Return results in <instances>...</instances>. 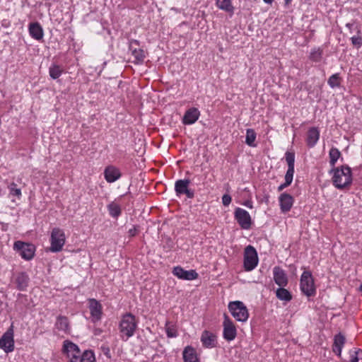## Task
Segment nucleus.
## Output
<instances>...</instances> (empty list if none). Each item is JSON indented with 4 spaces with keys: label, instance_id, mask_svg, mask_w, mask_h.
<instances>
[{
    "label": "nucleus",
    "instance_id": "35",
    "mask_svg": "<svg viewBox=\"0 0 362 362\" xmlns=\"http://www.w3.org/2000/svg\"><path fill=\"white\" fill-rule=\"evenodd\" d=\"M356 29L357 32V35L351 37V41L353 46L358 49L362 46V37L361 35V31L359 26H356Z\"/></svg>",
    "mask_w": 362,
    "mask_h": 362
},
{
    "label": "nucleus",
    "instance_id": "13",
    "mask_svg": "<svg viewBox=\"0 0 362 362\" xmlns=\"http://www.w3.org/2000/svg\"><path fill=\"white\" fill-rule=\"evenodd\" d=\"M223 337L228 341L234 340L237 336V329L233 321L226 315H224L223 322Z\"/></svg>",
    "mask_w": 362,
    "mask_h": 362
},
{
    "label": "nucleus",
    "instance_id": "5",
    "mask_svg": "<svg viewBox=\"0 0 362 362\" xmlns=\"http://www.w3.org/2000/svg\"><path fill=\"white\" fill-rule=\"evenodd\" d=\"M65 242L66 236L64 230L57 227L54 228L50 235L49 251L52 252H59L62 251Z\"/></svg>",
    "mask_w": 362,
    "mask_h": 362
},
{
    "label": "nucleus",
    "instance_id": "18",
    "mask_svg": "<svg viewBox=\"0 0 362 362\" xmlns=\"http://www.w3.org/2000/svg\"><path fill=\"white\" fill-rule=\"evenodd\" d=\"M279 202L281 212L286 213L292 208L294 199L289 194L282 193L279 197Z\"/></svg>",
    "mask_w": 362,
    "mask_h": 362
},
{
    "label": "nucleus",
    "instance_id": "27",
    "mask_svg": "<svg viewBox=\"0 0 362 362\" xmlns=\"http://www.w3.org/2000/svg\"><path fill=\"white\" fill-rule=\"evenodd\" d=\"M107 209L109 214L113 218L117 219V218L122 214V209L119 204L115 202H112L107 205Z\"/></svg>",
    "mask_w": 362,
    "mask_h": 362
},
{
    "label": "nucleus",
    "instance_id": "26",
    "mask_svg": "<svg viewBox=\"0 0 362 362\" xmlns=\"http://www.w3.org/2000/svg\"><path fill=\"white\" fill-rule=\"evenodd\" d=\"M54 326L59 331L68 332L69 331L68 317L64 315L57 316Z\"/></svg>",
    "mask_w": 362,
    "mask_h": 362
},
{
    "label": "nucleus",
    "instance_id": "50",
    "mask_svg": "<svg viewBox=\"0 0 362 362\" xmlns=\"http://www.w3.org/2000/svg\"><path fill=\"white\" fill-rule=\"evenodd\" d=\"M245 205L246 206H247V207H250V208L252 207V205H251V204H249V202L245 203Z\"/></svg>",
    "mask_w": 362,
    "mask_h": 362
},
{
    "label": "nucleus",
    "instance_id": "16",
    "mask_svg": "<svg viewBox=\"0 0 362 362\" xmlns=\"http://www.w3.org/2000/svg\"><path fill=\"white\" fill-rule=\"evenodd\" d=\"M30 278L25 272L17 273L13 278V283L15 284L16 289L18 291H25L28 286Z\"/></svg>",
    "mask_w": 362,
    "mask_h": 362
},
{
    "label": "nucleus",
    "instance_id": "4",
    "mask_svg": "<svg viewBox=\"0 0 362 362\" xmlns=\"http://www.w3.org/2000/svg\"><path fill=\"white\" fill-rule=\"evenodd\" d=\"M228 310L232 316L239 322H246L249 317V313L245 305L239 300L230 302Z\"/></svg>",
    "mask_w": 362,
    "mask_h": 362
},
{
    "label": "nucleus",
    "instance_id": "51",
    "mask_svg": "<svg viewBox=\"0 0 362 362\" xmlns=\"http://www.w3.org/2000/svg\"><path fill=\"white\" fill-rule=\"evenodd\" d=\"M359 290H360L361 291H362V284L360 286V287H359Z\"/></svg>",
    "mask_w": 362,
    "mask_h": 362
},
{
    "label": "nucleus",
    "instance_id": "22",
    "mask_svg": "<svg viewBox=\"0 0 362 362\" xmlns=\"http://www.w3.org/2000/svg\"><path fill=\"white\" fill-rule=\"evenodd\" d=\"M320 130L317 127H310L306 136V144L308 148H313L317 143L320 139Z\"/></svg>",
    "mask_w": 362,
    "mask_h": 362
},
{
    "label": "nucleus",
    "instance_id": "46",
    "mask_svg": "<svg viewBox=\"0 0 362 362\" xmlns=\"http://www.w3.org/2000/svg\"><path fill=\"white\" fill-rule=\"evenodd\" d=\"M168 247L169 250H170L173 247V243L170 238L168 240Z\"/></svg>",
    "mask_w": 362,
    "mask_h": 362
},
{
    "label": "nucleus",
    "instance_id": "31",
    "mask_svg": "<svg viewBox=\"0 0 362 362\" xmlns=\"http://www.w3.org/2000/svg\"><path fill=\"white\" fill-rule=\"evenodd\" d=\"M63 73V69L56 64H52L49 68V76L52 79H57Z\"/></svg>",
    "mask_w": 362,
    "mask_h": 362
},
{
    "label": "nucleus",
    "instance_id": "48",
    "mask_svg": "<svg viewBox=\"0 0 362 362\" xmlns=\"http://www.w3.org/2000/svg\"><path fill=\"white\" fill-rule=\"evenodd\" d=\"M266 4H272L273 0H263Z\"/></svg>",
    "mask_w": 362,
    "mask_h": 362
},
{
    "label": "nucleus",
    "instance_id": "23",
    "mask_svg": "<svg viewBox=\"0 0 362 362\" xmlns=\"http://www.w3.org/2000/svg\"><path fill=\"white\" fill-rule=\"evenodd\" d=\"M30 35L36 40L43 38L44 31L42 25L38 22L30 23L28 25Z\"/></svg>",
    "mask_w": 362,
    "mask_h": 362
},
{
    "label": "nucleus",
    "instance_id": "39",
    "mask_svg": "<svg viewBox=\"0 0 362 362\" xmlns=\"http://www.w3.org/2000/svg\"><path fill=\"white\" fill-rule=\"evenodd\" d=\"M17 185L15 182H12L8 188L10 190V194L13 196H16L18 198L21 197V189L20 188H17Z\"/></svg>",
    "mask_w": 362,
    "mask_h": 362
},
{
    "label": "nucleus",
    "instance_id": "17",
    "mask_svg": "<svg viewBox=\"0 0 362 362\" xmlns=\"http://www.w3.org/2000/svg\"><path fill=\"white\" fill-rule=\"evenodd\" d=\"M200 340L203 346L207 349L214 348L217 344L216 335L208 330H204L202 333Z\"/></svg>",
    "mask_w": 362,
    "mask_h": 362
},
{
    "label": "nucleus",
    "instance_id": "15",
    "mask_svg": "<svg viewBox=\"0 0 362 362\" xmlns=\"http://www.w3.org/2000/svg\"><path fill=\"white\" fill-rule=\"evenodd\" d=\"M172 273L178 279L187 281L197 279L199 276L198 273L195 270H185L180 266L175 267Z\"/></svg>",
    "mask_w": 362,
    "mask_h": 362
},
{
    "label": "nucleus",
    "instance_id": "10",
    "mask_svg": "<svg viewBox=\"0 0 362 362\" xmlns=\"http://www.w3.org/2000/svg\"><path fill=\"white\" fill-rule=\"evenodd\" d=\"M0 348L3 349L6 353L12 352L14 350L13 323L0 338Z\"/></svg>",
    "mask_w": 362,
    "mask_h": 362
},
{
    "label": "nucleus",
    "instance_id": "47",
    "mask_svg": "<svg viewBox=\"0 0 362 362\" xmlns=\"http://www.w3.org/2000/svg\"><path fill=\"white\" fill-rule=\"evenodd\" d=\"M110 349L108 348L106 349V351H105V354L107 356L108 358H110V356H109Z\"/></svg>",
    "mask_w": 362,
    "mask_h": 362
},
{
    "label": "nucleus",
    "instance_id": "1",
    "mask_svg": "<svg viewBox=\"0 0 362 362\" xmlns=\"http://www.w3.org/2000/svg\"><path fill=\"white\" fill-rule=\"evenodd\" d=\"M333 173L332 182L336 188L342 189L351 184V170L348 165H344L339 168H334L330 170V173Z\"/></svg>",
    "mask_w": 362,
    "mask_h": 362
},
{
    "label": "nucleus",
    "instance_id": "28",
    "mask_svg": "<svg viewBox=\"0 0 362 362\" xmlns=\"http://www.w3.org/2000/svg\"><path fill=\"white\" fill-rule=\"evenodd\" d=\"M216 4L221 10L233 13L234 7L232 5L231 0H216Z\"/></svg>",
    "mask_w": 362,
    "mask_h": 362
},
{
    "label": "nucleus",
    "instance_id": "9",
    "mask_svg": "<svg viewBox=\"0 0 362 362\" xmlns=\"http://www.w3.org/2000/svg\"><path fill=\"white\" fill-rule=\"evenodd\" d=\"M63 351L66 354L69 362H78L82 356L78 346L69 340L64 341Z\"/></svg>",
    "mask_w": 362,
    "mask_h": 362
},
{
    "label": "nucleus",
    "instance_id": "8",
    "mask_svg": "<svg viewBox=\"0 0 362 362\" xmlns=\"http://www.w3.org/2000/svg\"><path fill=\"white\" fill-rule=\"evenodd\" d=\"M189 179L177 180L175 182V192L177 197L185 195L188 199H193L195 196L194 189L189 187Z\"/></svg>",
    "mask_w": 362,
    "mask_h": 362
},
{
    "label": "nucleus",
    "instance_id": "36",
    "mask_svg": "<svg viewBox=\"0 0 362 362\" xmlns=\"http://www.w3.org/2000/svg\"><path fill=\"white\" fill-rule=\"evenodd\" d=\"M79 362H95L94 352L92 350H86L78 360Z\"/></svg>",
    "mask_w": 362,
    "mask_h": 362
},
{
    "label": "nucleus",
    "instance_id": "32",
    "mask_svg": "<svg viewBox=\"0 0 362 362\" xmlns=\"http://www.w3.org/2000/svg\"><path fill=\"white\" fill-rule=\"evenodd\" d=\"M257 134L254 129H247L246 131V136H245V143L247 145L251 147H255L256 144L255 143L256 139Z\"/></svg>",
    "mask_w": 362,
    "mask_h": 362
},
{
    "label": "nucleus",
    "instance_id": "38",
    "mask_svg": "<svg viewBox=\"0 0 362 362\" xmlns=\"http://www.w3.org/2000/svg\"><path fill=\"white\" fill-rule=\"evenodd\" d=\"M285 159L288 165V168L294 169L295 168V153L293 152L286 151Z\"/></svg>",
    "mask_w": 362,
    "mask_h": 362
},
{
    "label": "nucleus",
    "instance_id": "37",
    "mask_svg": "<svg viewBox=\"0 0 362 362\" xmlns=\"http://www.w3.org/2000/svg\"><path fill=\"white\" fill-rule=\"evenodd\" d=\"M328 85L332 88H334L340 86L341 78L339 74L337 73L332 74L327 81Z\"/></svg>",
    "mask_w": 362,
    "mask_h": 362
},
{
    "label": "nucleus",
    "instance_id": "7",
    "mask_svg": "<svg viewBox=\"0 0 362 362\" xmlns=\"http://www.w3.org/2000/svg\"><path fill=\"white\" fill-rule=\"evenodd\" d=\"M259 259L257 252L252 245H247L244 252V269L247 272L253 270L258 264Z\"/></svg>",
    "mask_w": 362,
    "mask_h": 362
},
{
    "label": "nucleus",
    "instance_id": "40",
    "mask_svg": "<svg viewBox=\"0 0 362 362\" xmlns=\"http://www.w3.org/2000/svg\"><path fill=\"white\" fill-rule=\"evenodd\" d=\"M351 362H362V351L355 349L351 355Z\"/></svg>",
    "mask_w": 362,
    "mask_h": 362
},
{
    "label": "nucleus",
    "instance_id": "34",
    "mask_svg": "<svg viewBox=\"0 0 362 362\" xmlns=\"http://www.w3.org/2000/svg\"><path fill=\"white\" fill-rule=\"evenodd\" d=\"M165 332L167 337L169 338H174L177 337V330L176 326L169 321L165 322Z\"/></svg>",
    "mask_w": 362,
    "mask_h": 362
},
{
    "label": "nucleus",
    "instance_id": "21",
    "mask_svg": "<svg viewBox=\"0 0 362 362\" xmlns=\"http://www.w3.org/2000/svg\"><path fill=\"white\" fill-rule=\"evenodd\" d=\"M274 280L281 287L288 284V278L285 271L280 267H274L273 269Z\"/></svg>",
    "mask_w": 362,
    "mask_h": 362
},
{
    "label": "nucleus",
    "instance_id": "29",
    "mask_svg": "<svg viewBox=\"0 0 362 362\" xmlns=\"http://www.w3.org/2000/svg\"><path fill=\"white\" fill-rule=\"evenodd\" d=\"M276 296L278 299L281 300H284L286 302L290 301L292 299L291 293L284 287H281L277 288L276 291Z\"/></svg>",
    "mask_w": 362,
    "mask_h": 362
},
{
    "label": "nucleus",
    "instance_id": "2",
    "mask_svg": "<svg viewBox=\"0 0 362 362\" xmlns=\"http://www.w3.org/2000/svg\"><path fill=\"white\" fill-rule=\"evenodd\" d=\"M138 326V320L131 313H127L122 316L119 324L120 337L122 340L127 341L134 336Z\"/></svg>",
    "mask_w": 362,
    "mask_h": 362
},
{
    "label": "nucleus",
    "instance_id": "49",
    "mask_svg": "<svg viewBox=\"0 0 362 362\" xmlns=\"http://www.w3.org/2000/svg\"><path fill=\"white\" fill-rule=\"evenodd\" d=\"M291 1H292V0H284L285 4H286V5H288L289 4H291Z\"/></svg>",
    "mask_w": 362,
    "mask_h": 362
},
{
    "label": "nucleus",
    "instance_id": "3",
    "mask_svg": "<svg viewBox=\"0 0 362 362\" xmlns=\"http://www.w3.org/2000/svg\"><path fill=\"white\" fill-rule=\"evenodd\" d=\"M301 292L307 297H313L316 294L314 279L310 272L304 271L300 279Z\"/></svg>",
    "mask_w": 362,
    "mask_h": 362
},
{
    "label": "nucleus",
    "instance_id": "6",
    "mask_svg": "<svg viewBox=\"0 0 362 362\" xmlns=\"http://www.w3.org/2000/svg\"><path fill=\"white\" fill-rule=\"evenodd\" d=\"M13 250L25 260L32 259L35 252L34 245L20 240L14 243Z\"/></svg>",
    "mask_w": 362,
    "mask_h": 362
},
{
    "label": "nucleus",
    "instance_id": "14",
    "mask_svg": "<svg viewBox=\"0 0 362 362\" xmlns=\"http://www.w3.org/2000/svg\"><path fill=\"white\" fill-rule=\"evenodd\" d=\"M88 303V308L90 313L91 321L93 323H95L100 321L102 318L103 306L98 300L94 298L89 299Z\"/></svg>",
    "mask_w": 362,
    "mask_h": 362
},
{
    "label": "nucleus",
    "instance_id": "52",
    "mask_svg": "<svg viewBox=\"0 0 362 362\" xmlns=\"http://www.w3.org/2000/svg\"><path fill=\"white\" fill-rule=\"evenodd\" d=\"M196 177H198V180H200V177L201 176L200 175H197Z\"/></svg>",
    "mask_w": 362,
    "mask_h": 362
},
{
    "label": "nucleus",
    "instance_id": "44",
    "mask_svg": "<svg viewBox=\"0 0 362 362\" xmlns=\"http://www.w3.org/2000/svg\"><path fill=\"white\" fill-rule=\"evenodd\" d=\"M137 231H138L137 226H133V228H130L128 230V235L129 237H134L136 235Z\"/></svg>",
    "mask_w": 362,
    "mask_h": 362
},
{
    "label": "nucleus",
    "instance_id": "33",
    "mask_svg": "<svg viewBox=\"0 0 362 362\" xmlns=\"http://www.w3.org/2000/svg\"><path fill=\"white\" fill-rule=\"evenodd\" d=\"M341 155V152L337 148H331L329 152V164L331 166L334 167L337 160L340 158Z\"/></svg>",
    "mask_w": 362,
    "mask_h": 362
},
{
    "label": "nucleus",
    "instance_id": "24",
    "mask_svg": "<svg viewBox=\"0 0 362 362\" xmlns=\"http://www.w3.org/2000/svg\"><path fill=\"white\" fill-rule=\"evenodd\" d=\"M345 341H346L345 337L341 333H339L334 336V344L332 346V351L337 356L341 355V349L345 344Z\"/></svg>",
    "mask_w": 362,
    "mask_h": 362
},
{
    "label": "nucleus",
    "instance_id": "20",
    "mask_svg": "<svg viewBox=\"0 0 362 362\" xmlns=\"http://www.w3.org/2000/svg\"><path fill=\"white\" fill-rule=\"evenodd\" d=\"M200 115L199 110L196 107H191L188 109L182 118V123L185 125H190L195 123Z\"/></svg>",
    "mask_w": 362,
    "mask_h": 362
},
{
    "label": "nucleus",
    "instance_id": "11",
    "mask_svg": "<svg viewBox=\"0 0 362 362\" xmlns=\"http://www.w3.org/2000/svg\"><path fill=\"white\" fill-rule=\"evenodd\" d=\"M234 217L243 229L247 230L251 227V216L245 209L239 207L236 208L234 212Z\"/></svg>",
    "mask_w": 362,
    "mask_h": 362
},
{
    "label": "nucleus",
    "instance_id": "12",
    "mask_svg": "<svg viewBox=\"0 0 362 362\" xmlns=\"http://www.w3.org/2000/svg\"><path fill=\"white\" fill-rule=\"evenodd\" d=\"M140 42L137 40H131L129 42V49L132 55L134 57L133 63L135 64H142L146 58V54L144 49L137 48L135 46H139Z\"/></svg>",
    "mask_w": 362,
    "mask_h": 362
},
{
    "label": "nucleus",
    "instance_id": "30",
    "mask_svg": "<svg viewBox=\"0 0 362 362\" xmlns=\"http://www.w3.org/2000/svg\"><path fill=\"white\" fill-rule=\"evenodd\" d=\"M323 49L320 47H314L310 50L309 59L313 62H320L322 59Z\"/></svg>",
    "mask_w": 362,
    "mask_h": 362
},
{
    "label": "nucleus",
    "instance_id": "42",
    "mask_svg": "<svg viewBox=\"0 0 362 362\" xmlns=\"http://www.w3.org/2000/svg\"><path fill=\"white\" fill-rule=\"evenodd\" d=\"M232 201L231 196L228 194H225L222 197V203L225 206H228Z\"/></svg>",
    "mask_w": 362,
    "mask_h": 362
},
{
    "label": "nucleus",
    "instance_id": "43",
    "mask_svg": "<svg viewBox=\"0 0 362 362\" xmlns=\"http://www.w3.org/2000/svg\"><path fill=\"white\" fill-rule=\"evenodd\" d=\"M356 26H358L356 20H353L351 22L346 24V27L349 30L350 33H352L353 30H356Z\"/></svg>",
    "mask_w": 362,
    "mask_h": 362
},
{
    "label": "nucleus",
    "instance_id": "45",
    "mask_svg": "<svg viewBox=\"0 0 362 362\" xmlns=\"http://www.w3.org/2000/svg\"><path fill=\"white\" fill-rule=\"evenodd\" d=\"M289 185H290V184H286V182H284V183L281 184L278 187V191L281 192L282 190H284L286 187H288Z\"/></svg>",
    "mask_w": 362,
    "mask_h": 362
},
{
    "label": "nucleus",
    "instance_id": "19",
    "mask_svg": "<svg viewBox=\"0 0 362 362\" xmlns=\"http://www.w3.org/2000/svg\"><path fill=\"white\" fill-rule=\"evenodd\" d=\"M121 176L122 174L119 170L113 165H108L105 168L104 177L105 180L109 183L117 181Z\"/></svg>",
    "mask_w": 362,
    "mask_h": 362
},
{
    "label": "nucleus",
    "instance_id": "25",
    "mask_svg": "<svg viewBox=\"0 0 362 362\" xmlns=\"http://www.w3.org/2000/svg\"><path fill=\"white\" fill-rule=\"evenodd\" d=\"M182 356L184 362H199L195 349L190 346L185 348Z\"/></svg>",
    "mask_w": 362,
    "mask_h": 362
},
{
    "label": "nucleus",
    "instance_id": "41",
    "mask_svg": "<svg viewBox=\"0 0 362 362\" xmlns=\"http://www.w3.org/2000/svg\"><path fill=\"white\" fill-rule=\"evenodd\" d=\"M294 172V169H287V171L285 175V182H286V184L291 185L292 183Z\"/></svg>",
    "mask_w": 362,
    "mask_h": 362
}]
</instances>
